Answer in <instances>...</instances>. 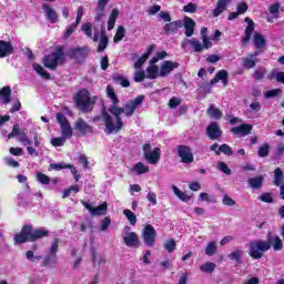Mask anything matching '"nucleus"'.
<instances>
[{
	"label": "nucleus",
	"mask_w": 284,
	"mask_h": 284,
	"mask_svg": "<svg viewBox=\"0 0 284 284\" xmlns=\"http://www.w3.org/2000/svg\"><path fill=\"white\" fill-rule=\"evenodd\" d=\"M273 245L274 252H281L283 250V240L281 237L275 236L270 241L255 240L248 242V256L254 258V261H258L263 258V253L267 252Z\"/></svg>",
	"instance_id": "1"
},
{
	"label": "nucleus",
	"mask_w": 284,
	"mask_h": 284,
	"mask_svg": "<svg viewBox=\"0 0 284 284\" xmlns=\"http://www.w3.org/2000/svg\"><path fill=\"white\" fill-rule=\"evenodd\" d=\"M50 236V231L43 229H33L31 224H26L21 227V231L13 237L14 243L23 245V243H37L41 239Z\"/></svg>",
	"instance_id": "2"
},
{
	"label": "nucleus",
	"mask_w": 284,
	"mask_h": 284,
	"mask_svg": "<svg viewBox=\"0 0 284 284\" xmlns=\"http://www.w3.org/2000/svg\"><path fill=\"white\" fill-rule=\"evenodd\" d=\"M109 112L112 113L115 118L116 124H114V120H112V115ZM109 112H106L105 110L102 111V116L104 119L105 125L104 132L106 134H116L123 129V120L121 119V114H125V108H119L112 104L109 108Z\"/></svg>",
	"instance_id": "3"
},
{
	"label": "nucleus",
	"mask_w": 284,
	"mask_h": 284,
	"mask_svg": "<svg viewBox=\"0 0 284 284\" xmlns=\"http://www.w3.org/2000/svg\"><path fill=\"white\" fill-rule=\"evenodd\" d=\"M184 27L185 37L190 38L194 36V28H196V22L194 19L185 16L183 20H175L166 23L163 27L164 34H176L180 28Z\"/></svg>",
	"instance_id": "4"
},
{
	"label": "nucleus",
	"mask_w": 284,
	"mask_h": 284,
	"mask_svg": "<svg viewBox=\"0 0 284 284\" xmlns=\"http://www.w3.org/2000/svg\"><path fill=\"white\" fill-rule=\"evenodd\" d=\"M97 97H90L88 89H81L74 95V101L78 110L88 114L94 110V103H97Z\"/></svg>",
	"instance_id": "5"
},
{
	"label": "nucleus",
	"mask_w": 284,
	"mask_h": 284,
	"mask_svg": "<svg viewBox=\"0 0 284 284\" xmlns=\"http://www.w3.org/2000/svg\"><path fill=\"white\" fill-rule=\"evenodd\" d=\"M42 63L44 68H48L49 70H57L59 65H63V63H65V52L63 45L57 47L54 52L44 55Z\"/></svg>",
	"instance_id": "6"
},
{
	"label": "nucleus",
	"mask_w": 284,
	"mask_h": 284,
	"mask_svg": "<svg viewBox=\"0 0 284 284\" xmlns=\"http://www.w3.org/2000/svg\"><path fill=\"white\" fill-rule=\"evenodd\" d=\"M143 150V156L148 163L151 165H156L159 161H161V149L160 148H154L152 150V144L145 143L142 148Z\"/></svg>",
	"instance_id": "7"
},
{
	"label": "nucleus",
	"mask_w": 284,
	"mask_h": 284,
	"mask_svg": "<svg viewBox=\"0 0 284 284\" xmlns=\"http://www.w3.org/2000/svg\"><path fill=\"white\" fill-rule=\"evenodd\" d=\"M178 156L181 159V163L190 165L194 163V153H192V148L190 145L180 144L176 146Z\"/></svg>",
	"instance_id": "8"
},
{
	"label": "nucleus",
	"mask_w": 284,
	"mask_h": 284,
	"mask_svg": "<svg viewBox=\"0 0 284 284\" xmlns=\"http://www.w3.org/2000/svg\"><path fill=\"white\" fill-rule=\"evenodd\" d=\"M55 119L61 128L62 136L64 139H72V125H70V121H68L65 114L59 112L57 113Z\"/></svg>",
	"instance_id": "9"
},
{
	"label": "nucleus",
	"mask_w": 284,
	"mask_h": 284,
	"mask_svg": "<svg viewBox=\"0 0 284 284\" xmlns=\"http://www.w3.org/2000/svg\"><path fill=\"white\" fill-rule=\"evenodd\" d=\"M142 239L146 247H154V243H156V229L152 224H146L142 232Z\"/></svg>",
	"instance_id": "10"
},
{
	"label": "nucleus",
	"mask_w": 284,
	"mask_h": 284,
	"mask_svg": "<svg viewBox=\"0 0 284 284\" xmlns=\"http://www.w3.org/2000/svg\"><path fill=\"white\" fill-rule=\"evenodd\" d=\"M80 203L90 212L91 216H105L108 214V202H103L95 207L85 202V200L80 201Z\"/></svg>",
	"instance_id": "11"
},
{
	"label": "nucleus",
	"mask_w": 284,
	"mask_h": 284,
	"mask_svg": "<svg viewBox=\"0 0 284 284\" xmlns=\"http://www.w3.org/2000/svg\"><path fill=\"white\" fill-rule=\"evenodd\" d=\"M145 101V95H138L135 99L130 100L124 104V114L125 116H132L136 111V108H141Z\"/></svg>",
	"instance_id": "12"
},
{
	"label": "nucleus",
	"mask_w": 284,
	"mask_h": 284,
	"mask_svg": "<svg viewBox=\"0 0 284 284\" xmlns=\"http://www.w3.org/2000/svg\"><path fill=\"white\" fill-rule=\"evenodd\" d=\"M74 130L81 134V136H85V134H94V126L88 124L85 120L79 118L74 123Z\"/></svg>",
	"instance_id": "13"
},
{
	"label": "nucleus",
	"mask_w": 284,
	"mask_h": 284,
	"mask_svg": "<svg viewBox=\"0 0 284 284\" xmlns=\"http://www.w3.org/2000/svg\"><path fill=\"white\" fill-rule=\"evenodd\" d=\"M88 47L83 48H71L69 50L68 57L77 61L78 63H81V61H85L88 58Z\"/></svg>",
	"instance_id": "14"
},
{
	"label": "nucleus",
	"mask_w": 284,
	"mask_h": 284,
	"mask_svg": "<svg viewBox=\"0 0 284 284\" xmlns=\"http://www.w3.org/2000/svg\"><path fill=\"white\" fill-rule=\"evenodd\" d=\"M206 134L211 141H216V139H221V136H223V130H221L219 123L212 122L206 128Z\"/></svg>",
	"instance_id": "15"
},
{
	"label": "nucleus",
	"mask_w": 284,
	"mask_h": 284,
	"mask_svg": "<svg viewBox=\"0 0 284 284\" xmlns=\"http://www.w3.org/2000/svg\"><path fill=\"white\" fill-rule=\"evenodd\" d=\"M181 65L179 62H173L170 60L164 61L160 67V77L165 78L176 70Z\"/></svg>",
	"instance_id": "16"
},
{
	"label": "nucleus",
	"mask_w": 284,
	"mask_h": 284,
	"mask_svg": "<svg viewBox=\"0 0 284 284\" xmlns=\"http://www.w3.org/2000/svg\"><path fill=\"white\" fill-rule=\"evenodd\" d=\"M230 132L234 134L235 136H247L252 132V124L248 123H242L239 126L231 128Z\"/></svg>",
	"instance_id": "17"
},
{
	"label": "nucleus",
	"mask_w": 284,
	"mask_h": 284,
	"mask_svg": "<svg viewBox=\"0 0 284 284\" xmlns=\"http://www.w3.org/2000/svg\"><path fill=\"white\" fill-rule=\"evenodd\" d=\"M10 54H14L12 42L0 40V59H6V57H10Z\"/></svg>",
	"instance_id": "18"
},
{
	"label": "nucleus",
	"mask_w": 284,
	"mask_h": 284,
	"mask_svg": "<svg viewBox=\"0 0 284 284\" xmlns=\"http://www.w3.org/2000/svg\"><path fill=\"white\" fill-rule=\"evenodd\" d=\"M124 244L126 247H141L139 235H136L135 232H130L126 236H124Z\"/></svg>",
	"instance_id": "19"
},
{
	"label": "nucleus",
	"mask_w": 284,
	"mask_h": 284,
	"mask_svg": "<svg viewBox=\"0 0 284 284\" xmlns=\"http://www.w3.org/2000/svg\"><path fill=\"white\" fill-rule=\"evenodd\" d=\"M42 10L45 11L47 19L51 23H59V14L52 7H50V4H42Z\"/></svg>",
	"instance_id": "20"
},
{
	"label": "nucleus",
	"mask_w": 284,
	"mask_h": 284,
	"mask_svg": "<svg viewBox=\"0 0 284 284\" xmlns=\"http://www.w3.org/2000/svg\"><path fill=\"white\" fill-rule=\"evenodd\" d=\"M110 41L108 39V36H105V26H101V38H100V42L99 45L97 48V52H104L105 48H108Z\"/></svg>",
	"instance_id": "21"
},
{
	"label": "nucleus",
	"mask_w": 284,
	"mask_h": 284,
	"mask_svg": "<svg viewBox=\"0 0 284 284\" xmlns=\"http://www.w3.org/2000/svg\"><path fill=\"white\" fill-rule=\"evenodd\" d=\"M227 6H230V0H219L216 8L212 10L213 17H221L227 10Z\"/></svg>",
	"instance_id": "22"
},
{
	"label": "nucleus",
	"mask_w": 284,
	"mask_h": 284,
	"mask_svg": "<svg viewBox=\"0 0 284 284\" xmlns=\"http://www.w3.org/2000/svg\"><path fill=\"white\" fill-rule=\"evenodd\" d=\"M0 99L4 105H8L12 101V89L10 87L0 89Z\"/></svg>",
	"instance_id": "23"
},
{
	"label": "nucleus",
	"mask_w": 284,
	"mask_h": 284,
	"mask_svg": "<svg viewBox=\"0 0 284 284\" xmlns=\"http://www.w3.org/2000/svg\"><path fill=\"white\" fill-rule=\"evenodd\" d=\"M256 63H258V59H254L248 54L242 59V68L244 70H253V68H256Z\"/></svg>",
	"instance_id": "24"
},
{
	"label": "nucleus",
	"mask_w": 284,
	"mask_h": 284,
	"mask_svg": "<svg viewBox=\"0 0 284 284\" xmlns=\"http://www.w3.org/2000/svg\"><path fill=\"white\" fill-rule=\"evenodd\" d=\"M120 11L118 8L112 9L109 20L106 22L108 30H114V26H116V19H119Z\"/></svg>",
	"instance_id": "25"
},
{
	"label": "nucleus",
	"mask_w": 284,
	"mask_h": 284,
	"mask_svg": "<svg viewBox=\"0 0 284 284\" xmlns=\"http://www.w3.org/2000/svg\"><path fill=\"white\" fill-rule=\"evenodd\" d=\"M159 77H161V71L159 70V65L156 64H150L146 68V79H159Z\"/></svg>",
	"instance_id": "26"
},
{
	"label": "nucleus",
	"mask_w": 284,
	"mask_h": 284,
	"mask_svg": "<svg viewBox=\"0 0 284 284\" xmlns=\"http://www.w3.org/2000/svg\"><path fill=\"white\" fill-rule=\"evenodd\" d=\"M254 47L257 50H262V48H265L267 45V40H265V37L263 34L255 32L253 36Z\"/></svg>",
	"instance_id": "27"
},
{
	"label": "nucleus",
	"mask_w": 284,
	"mask_h": 284,
	"mask_svg": "<svg viewBox=\"0 0 284 284\" xmlns=\"http://www.w3.org/2000/svg\"><path fill=\"white\" fill-rule=\"evenodd\" d=\"M263 181H265V176L257 175L255 178L248 179V184L252 190H261V187H263Z\"/></svg>",
	"instance_id": "28"
},
{
	"label": "nucleus",
	"mask_w": 284,
	"mask_h": 284,
	"mask_svg": "<svg viewBox=\"0 0 284 284\" xmlns=\"http://www.w3.org/2000/svg\"><path fill=\"white\" fill-rule=\"evenodd\" d=\"M243 254L244 252L241 250H235L233 252H231L227 257L230 258V261H233L234 263H236V265H243Z\"/></svg>",
	"instance_id": "29"
},
{
	"label": "nucleus",
	"mask_w": 284,
	"mask_h": 284,
	"mask_svg": "<svg viewBox=\"0 0 284 284\" xmlns=\"http://www.w3.org/2000/svg\"><path fill=\"white\" fill-rule=\"evenodd\" d=\"M273 183H274V185H276V187H280L281 185H284L283 169L276 168L274 170V181H273Z\"/></svg>",
	"instance_id": "30"
},
{
	"label": "nucleus",
	"mask_w": 284,
	"mask_h": 284,
	"mask_svg": "<svg viewBox=\"0 0 284 284\" xmlns=\"http://www.w3.org/2000/svg\"><path fill=\"white\" fill-rule=\"evenodd\" d=\"M172 190H173L175 196H178V199H180V201H183V203H190V201H192V195H187V193L182 192L181 190H179V187L173 185Z\"/></svg>",
	"instance_id": "31"
},
{
	"label": "nucleus",
	"mask_w": 284,
	"mask_h": 284,
	"mask_svg": "<svg viewBox=\"0 0 284 284\" xmlns=\"http://www.w3.org/2000/svg\"><path fill=\"white\" fill-rule=\"evenodd\" d=\"M222 154H225V156H232L234 154V151L232 150V146L230 144H222L219 146V150L215 151L216 156H220Z\"/></svg>",
	"instance_id": "32"
},
{
	"label": "nucleus",
	"mask_w": 284,
	"mask_h": 284,
	"mask_svg": "<svg viewBox=\"0 0 284 284\" xmlns=\"http://www.w3.org/2000/svg\"><path fill=\"white\" fill-rule=\"evenodd\" d=\"M33 70L37 72V74H40L42 79H45V81H50L52 79V75L41 64H33Z\"/></svg>",
	"instance_id": "33"
},
{
	"label": "nucleus",
	"mask_w": 284,
	"mask_h": 284,
	"mask_svg": "<svg viewBox=\"0 0 284 284\" xmlns=\"http://www.w3.org/2000/svg\"><path fill=\"white\" fill-rule=\"evenodd\" d=\"M265 74H267V69L265 67H260L252 74L254 81H263L265 79Z\"/></svg>",
	"instance_id": "34"
},
{
	"label": "nucleus",
	"mask_w": 284,
	"mask_h": 284,
	"mask_svg": "<svg viewBox=\"0 0 284 284\" xmlns=\"http://www.w3.org/2000/svg\"><path fill=\"white\" fill-rule=\"evenodd\" d=\"M207 114L211 116V119H215L219 121L223 114L221 113V109L214 108V104H211L207 109Z\"/></svg>",
	"instance_id": "35"
},
{
	"label": "nucleus",
	"mask_w": 284,
	"mask_h": 284,
	"mask_svg": "<svg viewBox=\"0 0 284 284\" xmlns=\"http://www.w3.org/2000/svg\"><path fill=\"white\" fill-rule=\"evenodd\" d=\"M133 170L138 176H141V174H148L150 172V166H146L143 162H138Z\"/></svg>",
	"instance_id": "36"
},
{
	"label": "nucleus",
	"mask_w": 284,
	"mask_h": 284,
	"mask_svg": "<svg viewBox=\"0 0 284 284\" xmlns=\"http://www.w3.org/2000/svg\"><path fill=\"white\" fill-rule=\"evenodd\" d=\"M114 83H120L122 88H130V80L125 79L122 74L115 73L113 75Z\"/></svg>",
	"instance_id": "37"
},
{
	"label": "nucleus",
	"mask_w": 284,
	"mask_h": 284,
	"mask_svg": "<svg viewBox=\"0 0 284 284\" xmlns=\"http://www.w3.org/2000/svg\"><path fill=\"white\" fill-rule=\"evenodd\" d=\"M254 32V27L247 26L244 30V37H242L243 45H247L250 43V39H252V34Z\"/></svg>",
	"instance_id": "38"
},
{
	"label": "nucleus",
	"mask_w": 284,
	"mask_h": 284,
	"mask_svg": "<svg viewBox=\"0 0 284 284\" xmlns=\"http://www.w3.org/2000/svg\"><path fill=\"white\" fill-rule=\"evenodd\" d=\"M200 270L205 274H212L216 270V264L214 262H205L200 266Z\"/></svg>",
	"instance_id": "39"
},
{
	"label": "nucleus",
	"mask_w": 284,
	"mask_h": 284,
	"mask_svg": "<svg viewBox=\"0 0 284 284\" xmlns=\"http://www.w3.org/2000/svg\"><path fill=\"white\" fill-rule=\"evenodd\" d=\"M125 39V27L119 26L113 38L114 43H119V41H123Z\"/></svg>",
	"instance_id": "40"
},
{
	"label": "nucleus",
	"mask_w": 284,
	"mask_h": 284,
	"mask_svg": "<svg viewBox=\"0 0 284 284\" xmlns=\"http://www.w3.org/2000/svg\"><path fill=\"white\" fill-rule=\"evenodd\" d=\"M57 264V255H52V253H49L47 256H44V260L42 262L43 267H50V265Z\"/></svg>",
	"instance_id": "41"
},
{
	"label": "nucleus",
	"mask_w": 284,
	"mask_h": 284,
	"mask_svg": "<svg viewBox=\"0 0 284 284\" xmlns=\"http://www.w3.org/2000/svg\"><path fill=\"white\" fill-rule=\"evenodd\" d=\"M190 45H192L194 52H203L204 48H203V43H201V41H199V39L193 38L191 40H189Z\"/></svg>",
	"instance_id": "42"
},
{
	"label": "nucleus",
	"mask_w": 284,
	"mask_h": 284,
	"mask_svg": "<svg viewBox=\"0 0 284 284\" xmlns=\"http://www.w3.org/2000/svg\"><path fill=\"white\" fill-rule=\"evenodd\" d=\"M124 216H126L130 225H136V214L132 212V210H124L123 211Z\"/></svg>",
	"instance_id": "43"
},
{
	"label": "nucleus",
	"mask_w": 284,
	"mask_h": 284,
	"mask_svg": "<svg viewBox=\"0 0 284 284\" xmlns=\"http://www.w3.org/2000/svg\"><path fill=\"white\" fill-rule=\"evenodd\" d=\"M257 154L258 156H261V159H265L266 156H270V144L264 143L262 146H260Z\"/></svg>",
	"instance_id": "44"
},
{
	"label": "nucleus",
	"mask_w": 284,
	"mask_h": 284,
	"mask_svg": "<svg viewBox=\"0 0 284 284\" xmlns=\"http://www.w3.org/2000/svg\"><path fill=\"white\" fill-rule=\"evenodd\" d=\"M106 94H108L109 99H111L113 105H116L119 103V98L116 97V93L114 92V88L109 85L106 88Z\"/></svg>",
	"instance_id": "45"
},
{
	"label": "nucleus",
	"mask_w": 284,
	"mask_h": 284,
	"mask_svg": "<svg viewBox=\"0 0 284 284\" xmlns=\"http://www.w3.org/2000/svg\"><path fill=\"white\" fill-rule=\"evenodd\" d=\"M206 256H214L216 254V242H209L205 248Z\"/></svg>",
	"instance_id": "46"
},
{
	"label": "nucleus",
	"mask_w": 284,
	"mask_h": 284,
	"mask_svg": "<svg viewBox=\"0 0 284 284\" xmlns=\"http://www.w3.org/2000/svg\"><path fill=\"white\" fill-rule=\"evenodd\" d=\"M37 181L38 183H41L42 185H50V176H48L44 173L38 172L37 173Z\"/></svg>",
	"instance_id": "47"
},
{
	"label": "nucleus",
	"mask_w": 284,
	"mask_h": 284,
	"mask_svg": "<svg viewBox=\"0 0 284 284\" xmlns=\"http://www.w3.org/2000/svg\"><path fill=\"white\" fill-rule=\"evenodd\" d=\"M81 30L85 34V37H88L89 39H92V23L91 22H87V23L82 24Z\"/></svg>",
	"instance_id": "48"
},
{
	"label": "nucleus",
	"mask_w": 284,
	"mask_h": 284,
	"mask_svg": "<svg viewBox=\"0 0 284 284\" xmlns=\"http://www.w3.org/2000/svg\"><path fill=\"white\" fill-rule=\"evenodd\" d=\"M74 192L75 194L80 192L79 185H71L70 187L65 189L62 194V199H68L70 194Z\"/></svg>",
	"instance_id": "49"
},
{
	"label": "nucleus",
	"mask_w": 284,
	"mask_h": 284,
	"mask_svg": "<svg viewBox=\"0 0 284 284\" xmlns=\"http://www.w3.org/2000/svg\"><path fill=\"white\" fill-rule=\"evenodd\" d=\"M21 134V125L19 123L13 124L11 133L8 134V139H14Z\"/></svg>",
	"instance_id": "50"
},
{
	"label": "nucleus",
	"mask_w": 284,
	"mask_h": 284,
	"mask_svg": "<svg viewBox=\"0 0 284 284\" xmlns=\"http://www.w3.org/2000/svg\"><path fill=\"white\" fill-rule=\"evenodd\" d=\"M278 10H281V3L275 2L270 6L268 12L275 17V19H278Z\"/></svg>",
	"instance_id": "51"
},
{
	"label": "nucleus",
	"mask_w": 284,
	"mask_h": 284,
	"mask_svg": "<svg viewBox=\"0 0 284 284\" xmlns=\"http://www.w3.org/2000/svg\"><path fill=\"white\" fill-rule=\"evenodd\" d=\"M164 248L166 250V252H169V254H172V252L176 250V242L174 240H168L164 243Z\"/></svg>",
	"instance_id": "52"
},
{
	"label": "nucleus",
	"mask_w": 284,
	"mask_h": 284,
	"mask_svg": "<svg viewBox=\"0 0 284 284\" xmlns=\"http://www.w3.org/2000/svg\"><path fill=\"white\" fill-rule=\"evenodd\" d=\"M51 144L54 148H61V146L65 145V138L63 135L61 138H53V139H51Z\"/></svg>",
	"instance_id": "53"
},
{
	"label": "nucleus",
	"mask_w": 284,
	"mask_h": 284,
	"mask_svg": "<svg viewBox=\"0 0 284 284\" xmlns=\"http://www.w3.org/2000/svg\"><path fill=\"white\" fill-rule=\"evenodd\" d=\"M222 203H223V205H226L227 207H234V205H236V201H234L227 194L223 195Z\"/></svg>",
	"instance_id": "54"
},
{
	"label": "nucleus",
	"mask_w": 284,
	"mask_h": 284,
	"mask_svg": "<svg viewBox=\"0 0 284 284\" xmlns=\"http://www.w3.org/2000/svg\"><path fill=\"white\" fill-rule=\"evenodd\" d=\"M258 200L262 203H274V197H272V193H263L258 196Z\"/></svg>",
	"instance_id": "55"
},
{
	"label": "nucleus",
	"mask_w": 284,
	"mask_h": 284,
	"mask_svg": "<svg viewBox=\"0 0 284 284\" xmlns=\"http://www.w3.org/2000/svg\"><path fill=\"white\" fill-rule=\"evenodd\" d=\"M110 225H112V219H110V216L104 217L101 222V232H105Z\"/></svg>",
	"instance_id": "56"
},
{
	"label": "nucleus",
	"mask_w": 284,
	"mask_h": 284,
	"mask_svg": "<svg viewBox=\"0 0 284 284\" xmlns=\"http://www.w3.org/2000/svg\"><path fill=\"white\" fill-rule=\"evenodd\" d=\"M26 256H27L28 261H31V263H34V261H41V258H43L42 255L34 256L33 251H27Z\"/></svg>",
	"instance_id": "57"
},
{
	"label": "nucleus",
	"mask_w": 284,
	"mask_h": 284,
	"mask_svg": "<svg viewBox=\"0 0 284 284\" xmlns=\"http://www.w3.org/2000/svg\"><path fill=\"white\" fill-rule=\"evenodd\" d=\"M57 252H59V239L58 237H55L53 240L49 254H52L53 256H57Z\"/></svg>",
	"instance_id": "58"
},
{
	"label": "nucleus",
	"mask_w": 284,
	"mask_h": 284,
	"mask_svg": "<svg viewBox=\"0 0 284 284\" xmlns=\"http://www.w3.org/2000/svg\"><path fill=\"white\" fill-rule=\"evenodd\" d=\"M135 83H143L145 81V71H136L134 73Z\"/></svg>",
	"instance_id": "59"
},
{
	"label": "nucleus",
	"mask_w": 284,
	"mask_h": 284,
	"mask_svg": "<svg viewBox=\"0 0 284 284\" xmlns=\"http://www.w3.org/2000/svg\"><path fill=\"white\" fill-rule=\"evenodd\" d=\"M50 168L52 170H55L57 172H59L60 170H68V168H70V164H65V163H52L50 164Z\"/></svg>",
	"instance_id": "60"
},
{
	"label": "nucleus",
	"mask_w": 284,
	"mask_h": 284,
	"mask_svg": "<svg viewBox=\"0 0 284 284\" xmlns=\"http://www.w3.org/2000/svg\"><path fill=\"white\" fill-rule=\"evenodd\" d=\"M281 94V89H273L265 92L264 97L266 99H274V97H278Z\"/></svg>",
	"instance_id": "61"
},
{
	"label": "nucleus",
	"mask_w": 284,
	"mask_h": 284,
	"mask_svg": "<svg viewBox=\"0 0 284 284\" xmlns=\"http://www.w3.org/2000/svg\"><path fill=\"white\" fill-rule=\"evenodd\" d=\"M196 3L190 2L189 4L184 6L183 12L194 13L197 10Z\"/></svg>",
	"instance_id": "62"
},
{
	"label": "nucleus",
	"mask_w": 284,
	"mask_h": 284,
	"mask_svg": "<svg viewBox=\"0 0 284 284\" xmlns=\"http://www.w3.org/2000/svg\"><path fill=\"white\" fill-rule=\"evenodd\" d=\"M219 170H221V172H223L227 176H230V174H232V170H230V166H227V164L225 162L219 163Z\"/></svg>",
	"instance_id": "63"
},
{
	"label": "nucleus",
	"mask_w": 284,
	"mask_h": 284,
	"mask_svg": "<svg viewBox=\"0 0 284 284\" xmlns=\"http://www.w3.org/2000/svg\"><path fill=\"white\" fill-rule=\"evenodd\" d=\"M283 154H284V144L280 143L276 146L274 156H275V159H281V156H283Z\"/></svg>",
	"instance_id": "64"
}]
</instances>
